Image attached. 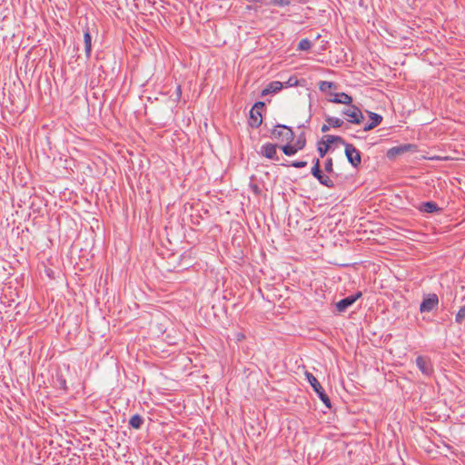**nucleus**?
Masks as SVG:
<instances>
[{"label": "nucleus", "mask_w": 465, "mask_h": 465, "mask_svg": "<svg viewBox=\"0 0 465 465\" xmlns=\"http://www.w3.org/2000/svg\"><path fill=\"white\" fill-rule=\"evenodd\" d=\"M282 150L285 155L292 156L294 155L297 152L301 151L296 147L294 143H286L283 146H282Z\"/></svg>", "instance_id": "dca6fc26"}, {"label": "nucleus", "mask_w": 465, "mask_h": 465, "mask_svg": "<svg viewBox=\"0 0 465 465\" xmlns=\"http://www.w3.org/2000/svg\"><path fill=\"white\" fill-rule=\"evenodd\" d=\"M282 87H283V84L282 82L273 81V82L270 83L268 84L267 88H265L262 91V94H266L268 93H276V92L282 90Z\"/></svg>", "instance_id": "2eb2a0df"}, {"label": "nucleus", "mask_w": 465, "mask_h": 465, "mask_svg": "<svg viewBox=\"0 0 465 465\" xmlns=\"http://www.w3.org/2000/svg\"><path fill=\"white\" fill-rule=\"evenodd\" d=\"M330 146L328 143H326L324 141L322 143H319L317 151L319 153L320 157L323 158L327 152L329 151Z\"/></svg>", "instance_id": "412c9836"}, {"label": "nucleus", "mask_w": 465, "mask_h": 465, "mask_svg": "<svg viewBox=\"0 0 465 465\" xmlns=\"http://www.w3.org/2000/svg\"><path fill=\"white\" fill-rule=\"evenodd\" d=\"M330 102L335 104H350L352 103V97L345 93H337L334 97L330 99Z\"/></svg>", "instance_id": "ddd939ff"}, {"label": "nucleus", "mask_w": 465, "mask_h": 465, "mask_svg": "<svg viewBox=\"0 0 465 465\" xmlns=\"http://www.w3.org/2000/svg\"><path fill=\"white\" fill-rule=\"evenodd\" d=\"M324 170L328 173H333V161L331 158H327L324 163Z\"/></svg>", "instance_id": "393cba45"}, {"label": "nucleus", "mask_w": 465, "mask_h": 465, "mask_svg": "<svg viewBox=\"0 0 465 465\" xmlns=\"http://www.w3.org/2000/svg\"><path fill=\"white\" fill-rule=\"evenodd\" d=\"M84 43L85 54L87 57H90L92 51V37L88 28L84 32Z\"/></svg>", "instance_id": "4468645a"}, {"label": "nucleus", "mask_w": 465, "mask_h": 465, "mask_svg": "<svg viewBox=\"0 0 465 465\" xmlns=\"http://www.w3.org/2000/svg\"><path fill=\"white\" fill-rule=\"evenodd\" d=\"M325 143L329 145L333 143H340L343 145H345L347 143L341 137V136H335V135H326L324 136Z\"/></svg>", "instance_id": "6ab92c4d"}, {"label": "nucleus", "mask_w": 465, "mask_h": 465, "mask_svg": "<svg viewBox=\"0 0 465 465\" xmlns=\"http://www.w3.org/2000/svg\"><path fill=\"white\" fill-rule=\"evenodd\" d=\"M294 144L296 145L297 148H299L300 150H302L305 145H306V137H305V134L304 133H302L298 137H297V140L295 141Z\"/></svg>", "instance_id": "4be33fe9"}, {"label": "nucleus", "mask_w": 465, "mask_h": 465, "mask_svg": "<svg viewBox=\"0 0 465 465\" xmlns=\"http://www.w3.org/2000/svg\"><path fill=\"white\" fill-rule=\"evenodd\" d=\"M375 127H376V126H375V124L369 123V124H365V125H364V127H363V131L367 132V131H370V130H371V129H373V128H375Z\"/></svg>", "instance_id": "c85d7f7f"}, {"label": "nucleus", "mask_w": 465, "mask_h": 465, "mask_svg": "<svg viewBox=\"0 0 465 465\" xmlns=\"http://www.w3.org/2000/svg\"><path fill=\"white\" fill-rule=\"evenodd\" d=\"M271 137L282 143H291L294 139V134L291 127L284 124H277L272 130Z\"/></svg>", "instance_id": "f257e3e1"}, {"label": "nucleus", "mask_w": 465, "mask_h": 465, "mask_svg": "<svg viewBox=\"0 0 465 465\" xmlns=\"http://www.w3.org/2000/svg\"><path fill=\"white\" fill-rule=\"evenodd\" d=\"M347 105L348 107L343 109L341 114L348 117V122L357 124H361L363 121L364 116L360 108L351 104Z\"/></svg>", "instance_id": "39448f33"}, {"label": "nucleus", "mask_w": 465, "mask_h": 465, "mask_svg": "<svg viewBox=\"0 0 465 465\" xmlns=\"http://www.w3.org/2000/svg\"><path fill=\"white\" fill-rule=\"evenodd\" d=\"M306 165H307V162H305V161H295L290 164V166H292L295 168H303Z\"/></svg>", "instance_id": "cd10ccee"}, {"label": "nucleus", "mask_w": 465, "mask_h": 465, "mask_svg": "<svg viewBox=\"0 0 465 465\" xmlns=\"http://www.w3.org/2000/svg\"><path fill=\"white\" fill-rule=\"evenodd\" d=\"M412 147H413V145H411V144H402V145H399V146H394L388 150L387 157L390 159L394 158L397 155H400L406 152H409Z\"/></svg>", "instance_id": "9b49d317"}, {"label": "nucleus", "mask_w": 465, "mask_h": 465, "mask_svg": "<svg viewBox=\"0 0 465 465\" xmlns=\"http://www.w3.org/2000/svg\"><path fill=\"white\" fill-rule=\"evenodd\" d=\"M260 153L268 159L276 160V161L279 160V157L277 155V145L276 144H273L271 143H264L261 147Z\"/></svg>", "instance_id": "9d476101"}, {"label": "nucleus", "mask_w": 465, "mask_h": 465, "mask_svg": "<svg viewBox=\"0 0 465 465\" xmlns=\"http://www.w3.org/2000/svg\"><path fill=\"white\" fill-rule=\"evenodd\" d=\"M250 2H254V3H262V0H249Z\"/></svg>", "instance_id": "473e14b6"}, {"label": "nucleus", "mask_w": 465, "mask_h": 465, "mask_svg": "<svg viewBox=\"0 0 465 465\" xmlns=\"http://www.w3.org/2000/svg\"><path fill=\"white\" fill-rule=\"evenodd\" d=\"M311 173L313 175V177H315L322 185H324L328 188L334 187L333 181L328 175H325L322 173V172L321 170V163H320L319 159L313 160V166L312 167Z\"/></svg>", "instance_id": "f03ea898"}, {"label": "nucleus", "mask_w": 465, "mask_h": 465, "mask_svg": "<svg viewBox=\"0 0 465 465\" xmlns=\"http://www.w3.org/2000/svg\"><path fill=\"white\" fill-rule=\"evenodd\" d=\"M312 42L309 39L304 38L300 41V43L298 45V50L308 51L312 48Z\"/></svg>", "instance_id": "aec40b11"}, {"label": "nucleus", "mask_w": 465, "mask_h": 465, "mask_svg": "<svg viewBox=\"0 0 465 465\" xmlns=\"http://www.w3.org/2000/svg\"><path fill=\"white\" fill-rule=\"evenodd\" d=\"M418 209L422 213H433L440 211V208L434 202L421 203Z\"/></svg>", "instance_id": "f8f14e48"}, {"label": "nucleus", "mask_w": 465, "mask_h": 465, "mask_svg": "<svg viewBox=\"0 0 465 465\" xmlns=\"http://www.w3.org/2000/svg\"><path fill=\"white\" fill-rule=\"evenodd\" d=\"M329 130H330V125H329V124H323V125L322 126V133H326V132H328Z\"/></svg>", "instance_id": "c756f323"}, {"label": "nucleus", "mask_w": 465, "mask_h": 465, "mask_svg": "<svg viewBox=\"0 0 465 465\" xmlns=\"http://www.w3.org/2000/svg\"><path fill=\"white\" fill-rule=\"evenodd\" d=\"M176 94H177V97L180 98L181 97V94H182V88L180 85L177 86L176 88Z\"/></svg>", "instance_id": "7c9ffc66"}, {"label": "nucleus", "mask_w": 465, "mask_h": 465, "mask_svg": "<svg viewBox=\"0 0 465 465\" xmlns=\"http://www.w3.org/2000/svg\"><path fill=\"white\" fill-rule=\"evenodd\" d=\"M143 420L139 414H134L129 420V425L134 429H140Z\"/></svg>", "instance_id": "f3484780"}, {"label": "nucleus", "mask_w": 465, "mask_h": 465, "mask_svg": "<svg viewBox=\"0 0 465 465\" xmlns=\"http://www.w3.org/2000/svg\"><path fill=\"white\" fill-rule=\"evenodd\" d=\"M345 155L348 162L354 167L358 168L361 163V152L351 143H346Z\"/></svg>", "instance_id": "423d86ee"}, {"label": "nucleus", "mask_w": 465, "mask_h": 465, "mask_svg": "<svg viewBox=\"0 0 465 465\" xmlns=\"http://www.w3.org/2000/svg\"><path fill=\"white\" fill-rule=\"evenodd\" d=\"M325 121L334 128H339L343 124V121L337 117L326 116Z\"/></svg>", "instance_id": "a211bd4d"}, {"label": "nucleus", "mask_w": 465, "mask_h": 465, "mask_svg": "<svg viewBox=\"0 0 465 465\" xmlns=\"http://www.w3.org/2000/svg\"><path fill=\"white\" fill-rule=\"evenodd\" d=\"M369 116L371 123L375 124V126H378L382 122V116L376 113L370 112Z\"/></svg>", "instance_id": "b1692460"}, {"label": "nucleus", "mask_w": 465, "mask_h": 465, "mask_svg": "<svg viewBox=\"0 0 465 465\" xmlns=\"http://www.w3.org/2000/svg\"><path fill=\"white\" fill-rule=\"evenodd\" d=\"M271 4L276 6H286L291 4L289 0H271Z\"/></svg>", "instance_id": "a878e982"}, {"label": "nucleus", "mask_w": 465, "mask_h": 465, "mask_svg": "<svg viewBox=\"0 0 465 465\" xmlns=\"http://www.w3.org/2000/svg\"><path fill=\"white\" fill-rule=\"evenodd\" d=\"M331 86H332V83L331 82L322 81L320 84V90L322 91V92H325L329 88H331Z\"/></svg>", "instance_id": "bb28decb"}, {"label": "nucleus", "mask_w": 465, "mask_h": 465, "mask_svg": "<svg viewBox=\"0 0 465 465\" xmlns=\"http://www.w3.org/2000/svg\"><path fill=\"white\" fill-rule=\"evenodd\" d=\"M297 84V80H295L293 84L292 83V78H290V79H289V81H288V84H289L290 86H292V85H293V84Z\"/></svg>", "instance_id": "2f4dec72"}, {"label": "nucleus", "mask_w": 465, "mask_h": 465, "mask_svg": "<svg viewBox=\"0 0 465 465\" xmlns=\"http://www.w3.org/2000/svg\"><path fill=\"white\" fill-rule=\"evenodd\" d=\"M306 377H307L309 383L313 388L314 391L317 393V395L321 399V401L324 403V405L327 408H331V401H330L328 395L325 393L321 383L318 381V380L310 372H306Z\"/></svg>", "instance_id": "7ed1b4c3"}, {"label": "nucleus", "mask_w": 465, "mask_h": 465, "mask_svg": "<svg viewBox=\"0 0 465 465\" xmlns=\"http://www.w3.org/2000/svg\"><path fill=\"white\" fill-rule=\"evenodd\" d=\"M264 107L263 102H256L250 111L249 124L253 128H258L262 123V110Z\"/></svg>", "instance_id": "20e7f679"}, {"label": "nucleus", "mask_w": 465, "mask_h": 465, "mask_svg": "<svg viewBox=\"0 0 465 465\" xmlns=\"http://www.w3.org/2000/svg\"><path fill=\"white\" fill-rule=\"evenodd\" d=\"M439 303V298L436 294H430L424 298L420 305V312H429L432 311Z\"/></svg>", "instance_id": "1a4fd4ad"}, {"label": "nucleus", "mask_w": 465, "mask_h": 465, "mask_svg": "<svg viewBox=\"0 0 465 465\" xmlns=\"http://www.w3.org/2000/svg\"><path fill=\"white\" fill-rule=\"evenodd\" d=\"M416 364L419 370L425 376H430L433 373V366L429 357L418 356L416 359Z\"/></svg>", "instance_id": "0eeeda50"}, {"label": "nucleus", "mask_w": 465, "mask_h": 465, "mask_svg": "<svg viewBox=\"0 0 465 465\" xmlns=\"http://www.w3.org/2000/svg\"><path fill=\"white\" fill-rule=\"evenodd\" d=\"M464 321H465V304L462 307H460V309L458 311L456 317H455V322L458 324H461Z\"/></svg>", "instance_id": "5701e85b"}, {"label": "nucleus", "mask_w": 465, "mask_h": 465, "mask_svg": "<svg viewBox=\"0 0 465 465\" xmlns=\"http://www.w3.org/2000/svg\"><path fill=\"white\" fill-rule=\"evenodd\" d=\"M361 292H358L354 295H350L344 299H341L336 303V309L339 312H345L350 306H351L360 297Z\"/></svg>", "instance_id": "6e6552de"}]
</instances>
